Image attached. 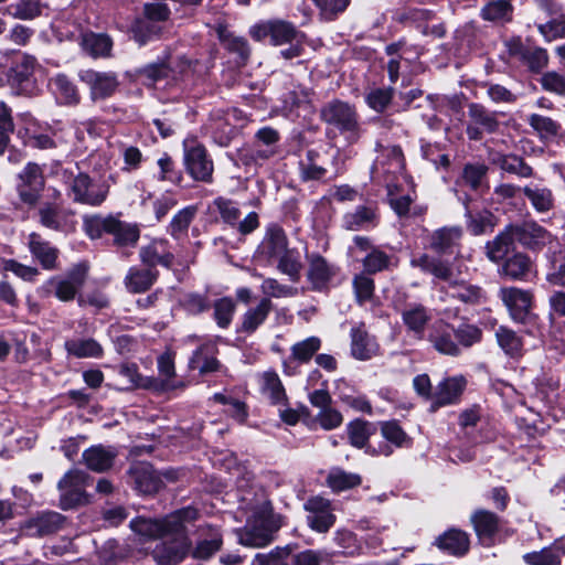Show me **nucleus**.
<instances>
[{"label": "nucleus", "mask_w": 565, "mask_h": 565, "mask_svg": "<svg viewBox=\"0 0 565 565\" xmlns=\"http://www.w3.org/2000/svg\"><path fill=\"white\" fill-rule=\"evenodd\" d=\"M288 245L284 228L278 224H269L255 252V258L267 265L276 263L278 271L297 282L302 269L301 255L297 248H289Z\"/></svg>", "instance_id": "f257e3e1"}, {"label": "nucleus", "mask_w": 565, "mask_h": 565, "mask_svg": "<svg viewBox=\"0 0 565 565\" xmlns=\"http://www.w3.org/2000/svg\"><path fill=\"white\" fill-rule=\"evenodd\" d=\"M482 331L471 323H460L455 327L445 320H437L431 326L427 340L440 354L459 356L463 350L479 343Z\"/></svg>", "instance_id": "f03ea898"}, {"label": "nucleus", "mask_w": 565, "mask_h": 565, "mask_svg": "<svg viewBox=\"0 0 565 565\" xmlns=\"http://www.w3.org/2000/svg\"><path fill=\"white\" fill-rule=\"evenodd\" d=\"M198 518V510L191 507L178 510L162 520L138 518L130 525L134 532L148 539L168 536L170 531H179L183 523L192 522Z\"/></svg>", "instance_id": "7ed1b4c3"}, {"label": "nucleus", "mask_w": 565, "mask_h": 565, "mask_svg": "<svg viewBox=\"0 0 565 565\" xmlns=\"http://www.w3.org/2000/svg\"><path fill=\"white\" fill-rule=\"evenodd\" d=\"M321 118L334 126L350 143H355L363 134L354 106L339 99L332 100L321 109Z\"/></svg>", "instance_id": "20e7f679"}, {"label": "nucleus", "mask_w": 565, "mask_h": 565, "mask_svg": "<svg viewBox=\"0 0 565 565\" xmlns=\"http://www.w3.org/2000/svg\"><path fill=\"white\" fill-rule=\"evenodd\" d=\"M109 186L97 182L85 173H78L67 181V195L79 204L99 206L107 198Z\"/></svg>", "instance_id": "39448f33"}, {"label": "nucleus", "mask_w": 565, "mask_h": 565, "mask_svg": "<svg viewBox=\"0 0 565 565\" xmlns=\"http://www.w3.org/2000/svg\"><path fill=\"white\" fill-rule=\"evenodd\" d=\"M249 34L256 41H263L269 36L270 43L276 46L305 40L303 33L298 31L292 23L279 19L260 21L254 24Z\"/></svg>", "instance_id": "423d86ee"}, {"label": "nucleus", "mask_w": 565, "mask_h": 565, "mask_svg": "<svg viewBox=\"0 0 565 565\" xmlns=\"http://www.w3.org/2000/svg\"><path fill=\"white\" fill-rule=\"evenodd\" d=\"M184 164L188 173L196 181L211 182L213 162L207 157L206 149L195 138L183 141Z\"/></svg>", "instance_id": "0eeeda50"}, {"label": "nucleus", "mask_w": 565, "mask_h": 565, "mask_svg": "<svg viewBox=\"0 0 565 565\" xmlns=\"http://www.w3.org/2000/svg\"><path fill=\"white\" fill-rule=\"evenodd\" d=\"M87 476L81 470H71L58 482L60 505L63 510L73 509L86 502Z\"/></svg>", "instance_id": "6e6552de"}, {"label": "nucleus", "mask_w": 565, "mask_h": 565, "mask_svg": "<svg viewBox=\"0 0 565 565\" xmlns=\"http://www.w3.org/2000/svg\"><path fill=\"white\" fill-rule=\"evenodd\" d=\"M185 523L179 531H170L171 540L163 541L153 550V557L160 565H177L188 554L190 542L184 533Z\"/></svg>", "instance_id": "1a4fd4ad"}, {"label": "nucleus", "mask_w": 565, "mask_h": 565, "mask_svg": "<svg viewBox=\"0 0 565 565\" xmlns=\"http://www.w3.org/2000/svg\"><path fill=\"white\" fill-rule=\"evenodd\" d=\"M39 223L51 231L70 234L76 230V218L72 210L45 203L38 210Z\"/></svg>", "instance_id": "9d476101"}, {"label": "nucleus", "mask_w": 565, "mask_h": 565, "mask_svg": "<svg viewBox=\"0 0 565 565\" xmlns=\"http://www.w3.org/2000/svg\"><path fill=\"white\" fill-rule=\"evenodd\" d=\"M78 77L88 86L93 100L106 99L113 96L119 86L118 76L114 72L83 70Z\"/></svg>", "instance_id": "9b49d317"}, {"label": "nucleus", "mask_w": 565, "mask_h": 565, "mask_svg": "<svg viewBox=\"0 0 565 565\" xmlns=\"http://www.w3.org/2000/svg\"><path fill=\"white\" fill-rule=\"evenodd\" d=\"M405 162L402 149L398 146H388L383 148L380 157L373 166V173L377 177L383 175L384 181H399L404 179Z\"/></svg>", "instance_id": "f8f14e48"}, {"label": "nucleus", "mask_w": 565, "mask_h": 565, "mask_svg": "<svg viewBox=\"0 0 565 565\" xmlns=\"http://www.w3.org/2000/svg\"><path fill=\"white\" fill-rule=\"evenodd\" d=\"M36 60L30 55H23L10 68L8 83L18 95H30L34 89L33 72Z\"/></svg>", "instance_id": "ddd939ff"}, {"label": "nucleus", "mask_w": 565, "mask_h": 565, "mask_svg": "<svg viewBox=\"0 0 565 565\" xmlns=\"http://www.w3.org/2000/svg\"><path fill=\"white\" fill-rule=\"evenodd\" d=\"M536 2L551 17L546 23L537 25L543 38L548 42L565 38V14L562 12L559 0H536Z\"/></svg>", "instance_id": "4468645a"}, {"label": "nucleus", "mask_w": 565, "mask_h": 565, "mask_svg": "<svg viewBox=\"0 0 565 565\" xmlns=\"http://www.w3.org/2000/svg\"><path fill=\"white\" fill-rule=\"evenodd\" d=\"M129 482L143 494H152L162 487V479L153 467L145 461L134 463L129 471Z\"/></svg>", "instance_id": "2eb2a0df"}, {"label": "nucleus", "mask_w": 565, "mask_h": 565, "mask_svg": "<svg viewBox=\"0 0 565 565\" xmlns=\"http://www.w3.org/2000/svg\"><path fill=\"white\" fill-rule=\"evenodd\" d=\"M18 191L21 200L28 204H34L44 186V178L41 168L36 163H28L19 174Z\"/></svg>", "instance_id": "dca6fc26"}, {"label": "nucleus", "mask_w": 565, "mask_h": 565, "mask_svg": "<svg viewBox=\"0 0 565 565\" xmlns=\"http://www.w3.org/2000/svg\"><path fill=\"white\" fill-rule=\"evenodd\" d=\"M86 270L84 267L74 268L65 278H51L45 288H54L55 296L61 301L73 300L85 282Z\"/></svg>", "instance_id": "f3484780"}, {"label": "nucleus", "mask_w": 565, "mask_h": 565, "mask_svg": "<svg viewBox=\"0 0 565 565\" xmlns=\"http://www.w3.org/2000/svg\"><path fill=\"white\" fill-rule=\"evenodd\" d=\"M401 316L407 331L423 340L426 327L433 318L430 310L422 303H408L402 309Z\"/></svg>", "instance_id": "a211bd4d"}, {"label": "nucleus", "mask_w": 565, "mask_h": 565, "mask_svg": "<svg viewBox=\"0 0 565 565\" xmlns=\"http://www.w3.org/2000/svg\"><path fill=\"white\" fill-rule=\"evenodd\" d=\"M536 395L550 407L565 409V387L559 380L551 374H542L535 379Z\"/></svg>", "instance_id": "6ab92c4d"}, {"label": "nucleus", "mask_w": 565, "mask_h": 565, "mask_svg": "<svg viewBox=\"0 0 565 565\" xmlns=\"http://www.w3.org/2000/svg\"><path fill=\"white\" fill-rule=\"evenodd\" d=\"M305 509L309 512L307 522L309 526L319 533H326L334 524L329 502L322 498H313L307 501Z\"/></svg>", "instance_id": "aec40b11"}, {"label": "nucleus", "mask_w": 565, "mask_h": 565, "mask_svg": "<svg viewBox=\"0 0 565 565\" xmlns=\"http://www.w3.org/2000/svg\"><path fill=\"white\" fill-rule=\"evenodd\" d=\"M500 297L512 319L522 322L531 308V295L522 289L509 287L500 290Z\"/></svg>", "instance_id": "412c9836"}, {"label": "nucleus", "mask_w": 565, "mask_h": 565, "mask_svg": "<svg viewBox=\"0 0 565 565\" xmlns=\"http://www.w3.org/2000/svg\"><path fill=\"white\" fill-rule=\"evenodd\" d=\"M139 256L141 262L150 268L157 265L169 268L174 259L168 241L163 238L153 239L147 246L141 247Z\"/></svg>", "instance_id": "4be33fe9"}, {"label": "nucleus", "mask_w": 565, "mask_h": 565, "mask_svg": "<svg viewBox=\"0 0 565 565\" xmlns=\"http://www.w3.org/2000/svg\"><path fill=\"white\" fill-rule=\"evenodd\" d=\"M379 223L376 209L372 205H359L342 216V226L348 231H367Z\"/></svg>", "instance_id": "5701e85b"}, {"label": "nucleus", "mask_w": 565, "mask_h": 565, "mask_svg": "<svg viewBox=\"0 0 565 565\" xmlns=\"http://www.w3.org/2000/svg\"><path fill=\"white\" fill-rule=\"evenodd\" d=\"M465 386L466 381L462 376L449 377L440 382L431 397V409L435 411L439 407L456 403Z\"/></svg>", "instance_id": "b1692460"}, {"label": "nucleus", "mask_w": 565, "mask_h": 565, "mask_svg": "<svg viewBox=\"0 0 565 565\" xmlns=\"http://www.w3.org/2000/svg\"><path fill=\"white\" fill-rule=\"evenodd\" d=\"M514 230L516 239L532 249H540L553 241L551 233L536 223H525L523 226L514 225Z\"/></svg>", "instance_id": "393cba45"}, {"label": "nucleus", "mask_w": 565, "mask_h": 565, "mask_svg": "<svg viewBox=\"0 0 565 565\" xmlns=\"http://www.w3.org/2000/svg\"><path fill=\"white\" fill-rule=\"evenodd\" d=\"M379 345L362 326L351 330V353L356 360H370L377 354Z\"/></svg>", "instance_id": "a878e982"}, {"label": "nucleus", "mask_w": 565, "mask_h": 565, "mask_svg": "<svg viewBox=\"0 0 565 565\" xmlns=\"http://www.w3.org/2000/svg\"><path fill=\"white\" fill-rule=\"evenodd\" d=\"M216 345L212 341H207L200 345L189 360V366L198 370L200 373H210L217 371L220 362L215 358Z\"/></svg>", "instance_id": "bb28decb"}, {"label": "nucleus", "mask_w": 565, "mask_h": 565, "mask_svg": "<svg viewBox=\"0 0 565 565\" xmlns=\"http://www.w3.org/2000/svg\"><path fill=\"white\" fill-rule=\"evenodd\" d=\"M273 302L262 298L257 306L249 308L242 317L239 330L244 333H254L267 319L273 310Z\"/></svg>", "instance_id": "cd10ccee"}, {"label": "nucleus", "mask_w": 565, "mask_h": 565, "mask_svg": "<svg viewBox=\"0 0 565 565\" xmlns=\"http://www.w3.org/2000/svg\"><path fill=\"white\" fill-rule=\"evenodd\" d=\"M29 249L44 269L55 268L58 250L38 233L29 235Z\"/></svg>", "instance_id": "c85d7f7f"}, {"label": "nucleus", "mask_w": 565, "mask_h": 565, "mask_svg": "<svg viewBox=\"0 0 565 565\" xmlns=\"http://www.w3.org/2000/svg\"><path fill=\"white\" fill-rule=\"evenodd\" d=\"M49 88L55 96L58 104L76 105L79 102V95L76 86L64 74H56L49 81Z\"/></svg>", "instance_id": "c756f323"}, {"label": "nucleus", "mask_w": 565, "mask_h": 565, "mask_svg": "<svg viewBox=\"0 0 565 565\" xmlns=\"http://www.w3.org/2000/svg\"><path fill=\"white\" fill-rule=\"evenodd\" d=\"M271 541V532L265 521L260 520L257 522H247L245 527L238 532V542L244 546L249 547H263Z\"/></svg>", "instance_id": "7c9ffc66"}, {"label": "nucleus", "mask_w": 565, "mask_h": 565, "mask_svg": "<svg viewBox=\"0 0 565 565\" xmlns=\"http://www.w3.org/2000/svg\"><path fill=\"white\" fill-rule=\"evenodd\" d=\"M158 271L153 268L130 267L126 277L125 286L130 292H143L157 280Z\"/></svg>", "instance_id": "2f4dec72"}, {"label": "nucleus", "mask_w": 565, "mask_h": 565, "mask_svg": "<svg viewBox=\"0 0 565 565\" xmlns=\"http://www.w3.org/2000/svg\"><path fill=\"white\" fill-rule=\"evenodd\" d=\"M514 239H516L514 225H508L493 241L487 243L488 258L494 263L503 259L512 248Z\"/></svg>", "instance_id": "473e14b6"}, {"label": "nucleus", "mask_w": 565, "mask_h": 565, "mask_svg": "<svg viewBox=\"0 0 565 565\" xmlns=\"http://www.w3.org/2000/svg\"><path fill=\"white\" fill-rule=\"evenodd\" d=\"M116 451L111 447L93 446L83 452L86 466L97 472L105 471L113 466Z\"/></svg>", "instance_id": "72a5a7b5"}, {"label": "nucleus", "mask_w": 565, "mask_h": 565, "mask_svg": "<svg viewBox=\"0 0 565 565\" xmlns=\"http://www.w3.org/2000/svg\"><path fill=\"white\" fill-rule=\"evenodd\" d=\"M436 545L451 555L462 556L469 550V539L467 533L451 529L437 537Z\"/></svg>", "instance_id": "f704fd0d"}, {"label": "nucleus", "mask_w": 565, "mask_h": 565, "mask_svg": "<svg viewBox=\"0 0 565 565\" xmlns=\"http://www.w3.org/2000/svg\"><path fill=\"white\" fill-rule=\"evenodd\" d=\"M259 387L262 394L273 404H281L287 398L279 375L273 370L265 371L260 374Z\"/></svg>", "instance_id": "c9c22d12"}, {"label": "nucleus", "mask_w": 565, "mask_h": 565, "mask_svg": "<svg viewBox=\"0 0 565 565\" xmlns=\"http://www.w3.org/2000/svg\"><path fill=\"white\" fill-rule=\"evenodd\" d=\"M523 193L533 209L539 213H545L554 207L552 191L541 184L531 183L524 186Z\"/></svg>", "instance_id": "e433bc0d"}, {"label": "nucleus", "mask_w": 565, "mask_h": 565, "mask_svg": "<svg viewBox=\"0 0 565 565\" xmlns=\"http://www.w3.org/2000/svg\"><path fill=\"white\" fill-rule=\"evenodd\" d=\"M44 7L45 4L41 0H19L7 6L3 13L13 19L30 21L39 18Z\"/></svg>", "instance_id": "4c0bfd02"}, {"label": "nucleus", "mask_w": 565, "mask_h": 565, "mask_svg": "<svg viewBox=\"0 0 565 565\" xmlns=\"http://www.w3.org/2000/svg\"><path fill=\"white\" fill-rule=\"evenodd\" d=\"M461 235L462 231L457 226L439 228L431 235L430 246L439 253H452Z\"/></svg>", "instance_id": "58836bf2"}, {"label": "nucleus", "mask_w": 565, "mask_h": 565, "mask_svg": "<svg viewBox=\"0 0 565 565\" xmlns=\"http://www.w3.org/2000/svg\"><path fill=\"white\" fill-rule=\"evenodd\" d=\"M327 486L334 492L345 491L361 484L358 473L348 472L339 467L331 468L326 479Z\"/></svg>", "instance_id": "ea45409f"}, {"label": "nucleus", "mask_w": 565, "mask_h": 565, "mask_svg": "<svg viewBox=\"0 0 565 565\" xmlns=\"http://www.w3.org/2000/svg\"><path fill=\"white\" fill-rule=\"evenodd\" d=\"M110 231V235L114 236V243L119 247L135 246L140 236V230L138 225L125 223L114 217Z\"/></svg>", "instance_id": "a19ab883"}, {"label": "nucleus", "mask_w": 565, "mask_h": 565, "mask_svg": "<svg viewBox=\"0 0 565 565\" xmlns=\"http://www.w3.org/2000/svg\"><path fill=\"white\" fill-rule=\"evenodd\" d=\"M332 275V267L323 257L313 255L310 258L308 279L315 289H321L330 280Z\"/></svg>", "instance_id": "79ce46f5"}, {"label": "nucleus", "mask_w": 565, "mask_h": 565, "mask_svg": "<svg viewBox=\"0 0 565 565\" xmlns=\"http://www.w3.org/2000/svg\"><path fill=\"white\" fill-rule=\"evenodd\" d=\"M466 205L467 228L473 235H481L491 232L495 226V217L489 211L472 213Z\"/></svg>", "instance_id": "37998d69"}, {"label": "nucleus", "mask_w": 565, "mask_h": 565, "mask_svg": "<svg viewBox=\"0 0 565 565\" xmlns=\"http://www.w3.org/2000/svg\"><path fill=\"white\" fill-rule=\"evenodd\" d=\"M173 72L170 65L164 62L151 63L136 71L137 79L146 86H154L159 81Z\"/></svg>", "instance_id": "c03bdc74"}, {"label": "nucleus", "mask_w": 565, "mask_h": 565, "mask_svg": "<svg viewBox=\"0 0 565 565\" xmlns=\"http://www.w3.org/2000/svg\"><path fill=\"white\" fill-rule=\"evenodd\" d=\"M198 213V207L195 205H189L181 209L174 216L172 217L168 232L173 238H181L186 235L188 230L192 221L194 220Z\"/></svg>", "instance_id": "a18cd8bd"}, {"label": "nucleus", "mask_w": 565, "mask_h": 565, "mask_svg": "<svg viewBox=\"0 0 565 565\" xmlns=\"http://www.w3.org/2000/svg\"><path fill=\"white\" fill-rule=\"evenodd\" d=\"M66 351L76 358H99L102 345L94 339H75L65 342Z\"/></svg>", "instance_id": "49530a36"}, {"label": "nucleus", "mask_w": 565, "mask_h": 565, "mask_svg": "<svg viewBox=\"0 0 565 565\" xmlns=\"http://www.w3.org/2000/svg\"><path fill=\"white\" fill-rule=\"evenodd\" d=\"M84 51L94 57L109 56L113 42L106 34L88 33L83 36Z\"/></svg>", "instance_id": "de8ad7c7"}, {"label": "nucleus", "mask_w": 565, "mask_h": 565, "mask_svg": "<svg viewBox=\"0 0 565 565\" xmlns=\"http://www.w3.org/2000/svg\"><path fill=\"white\" fill-rule=\"evenodd\" d=\"M475 531L479 539L489 540L498 529V518L489 511H477L472 516Z\"/></svg>", "instance_id": "09e8293b"}, {"label": "nucleus", "mask_w": 565, "mask_h": 565, "mask_svg": "<svg viewBox=\"0 0 565 565\" xmlns=\"http://www.w3.org/2000/svg\"><path fill=\"white\" fill-rule=\"evenodd\" d=\"M483 20L491 22H508L512 19V6L508 0H494L481 9Z\"/></svg>", "instance_id": "8fccbe9b"}, {"label": "nucleus", "mask_w": 565, "mask_h": 565, "mask_svg": "<svg viewBox=\"0 0 565 565\" xmlns=\"http://www.w3.org/2000/svg\"><path fill=\"white\" fill-rule=\"evenodd\" d=\"M532 263L526 255L515 254L508 258L502 266L501 273L514 280L523 279L531 270Z\"/></svg>", "instance_id": "3c124183"}, {"label": "nucleus", "mask_w": 565, "mask_h": 565, "mask_svg": "<svg viewBox=\"0 0 565 565\" xmlns=\"http://www.w3.org/2000/svg\"><path fill=\"white\" fill-rule=\"evenodd\" d=\"M518 55L522 63H524L532 72L542 71L548 63L547 52L542 47H521Z\"/></svg>", "instance_id": "603ef678"}, {"label": "nucleus", "mask_w": 565, "mask_h": 565, "mask_svg": "<svg viewBox=\"0 0 565 565\" xmlns=\"http://www.w3.org/2000/svg\"><path fill=\"white\" fill-rule=\"evenodd\" d=\"M385 186L387 190V196L391 207L394 212L404 216L408 213L413 198L409 194L398 196L399 181L385 180Z\"/></svg>", "instance_id": "864d4df0"}, {"label": "nucleus", "mask_w": 565, "mask_h": 565, "mask_svg": "<svg viewBox=\"0 0 565 565\" xmlns=\"http://www.w3.org/2000/svg\"><path fill=\"white\" fill-rule=\"evenodd\" d=\"M449 294L452 298L468 305L481 303L486 299L484 292L480 287L466 282L454 285Z\"/></svg>", "instance_id": "5fc2aeb1"}, {"label": "nucleus", "mask_w": 565, "mask_h": 565, "mask_svg": "<svg viewBox=\"0 0 565 565\" xmlns=\"http://www.w3.org/2000/svg\"><path fill=\"white\" fill-rule=\"evenodd\" d=\"M469 117L475 125L480 126L482 130L489 134L495 131L499 126L494 113L486 109L480 104L469 106Z\"/></svg>", "instance_id": "6e6d98bb"}, {"label": "nucleus", "mask_w": 565, "mask_h": 565, "mask_svg": "<svg viewBox=\"0 0 565 565\" xmlns=\"http://www.w3.org/2000/svg\"><path fill=\"white\" fill-rule=\"evenodd\" d=\"M497 341L505 354L516 358L522 354V341L516 333L508 328L500 327L495 331Z\"/></svg>", "instance_id": "4d7b16f0"}, {"label": "nucleus", "mask_w": 565, "mask_h": 565, "mask_svg": "<svg viewBox=\"0 0 565 565\" xmlns=\"http://www.w3.org/2000/svg\"><path fill=\"white\" fill-rule=\"evenodd\" d=\"M318 156V152L309 150L306 158L300 160L299 170L303 181L320 180L326 175L327 170L317 162Z\"/></svg>", "instance_id": "13d9d810"}, {"label": "nucleus", "mask_w": 565, "mask_h": 565, "mask_svg": "<svg viewBox=\"0 0 565 565\" xmlns=\"http://www.w3.org/2000/svg\"><path fill=\"white\" fill-rule=\"evenodd\" d=\"M320 347L321 340L318 337H309L291 347V358L298 363H308Z\"/></svg>", "instance_id": "bf43d9fd"}, {"label": "nucleus", "mask_w": 565, "mask_h": 565, "mask_svg": "<svg viewBox=\"0 0 565 565\" xmlns=\"http://www.w3.org/2000/svg\"><path fill=\"white\" fill-rule=\"evenodd\" d=\"M114 222V216L102 217L99 215L86 216L84 217V231L92 238L96 239L102 237L104 233H110L114 231L111 227Z\"/></svg>", "instance_id": "052dcab7"}, {"label": "nucleus", "mask_w": 565, "mask_h": 565, "mask_svg": "<svg viewBox=\"0 0 565 565\" xmlns=\"http://www.w3.org/2000/svg\"><path fill=\"white\" fill-rule=\"evenodd\" d=\"M64 516L57 512H45L32 520V526L39 535L56 532L63 524Z\"/></svg>", "instance_id": "680f3d73"}, {"label": "nucleus", "mask_w": 565, "mask_h": 565, "mask_svg": "<svg viewBox=\"0 0 565 565\" xmlns=\"http://www.w3.org/2000/svg\"><path fill=\"white\" fill-rule=\"evenodd\" d=\"M132 36L139 45H145L161 32V28L146 19L137 20L132 25Z\"/></svg>", "instance_id": "e2e57ef3"}, {"label": "nucleus", "mask_w": 565, "mask_h": 565, "mask_svg": "<svg viewBox=\"0 0 565 565\" xmlns=\"http://www.w3.org/2000/svg\"><path fill=\"white\" fill-rule=\"evenodd\" d=\"M214 319L220 328H227L235 312V302L232 298L224 297L214 302Z\"/></svg>", "instance_id": "0e129e2a"}, {"label": "nucleus", "mask_w": 565, "mask_h": 565, "mask_svg": "<svg viewBox=\"0 0 565 565\" xmlns=\"http://www.w3.org/2000/svg\"><path fill=\"white\" fill-rule=\"evenodd\" d=\"M391 264V257L381 249L372 248L363 259L365 273L375 274L387 269Z\"/></svg>", "instance_id": "69168bd1"}, {"label": "nucleus", "mask_w": 565, "mask_h": 565, "mask_svg": "<svg viewBox=\"0 0 565 565\" xmlns=\"http://www.w3.org/2000/svg\"><path fill=\"white\" fill-rule=\"evenodd\" d=\"M523 561L529 565H559V553H556L552 545L541 551L526 553L523 555Z\"/></svg>", "instance_id": "338daca9"}, {"label": "nucleus", "mask_w": 565, "mask_h": 565, "mask_svg": "<svg viewBox=\"0 0 565 565\" xmlns=\"http://www.w3.org/2000/svg\"><path fill=\"white\" fill-rule=\"evenodd\" d=\"M213 205L224 223L234 226L236 221L239 220L241 211L236 202L225 198H217L214 200Z\"/></svg>", "instance_id": "774afa93"}]
</instances>
